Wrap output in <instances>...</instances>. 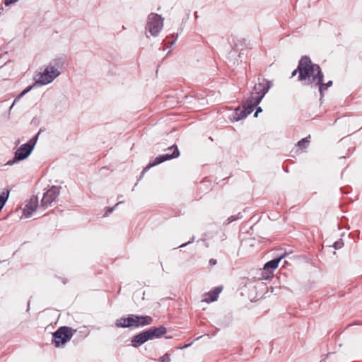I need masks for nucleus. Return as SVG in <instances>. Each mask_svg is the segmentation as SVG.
I'll list each match as a JSON object with an SVG mask.
<instances>
[{
  "label": "nucleus",
  "instance_id": "nucleus-24",
  "mask_svg": "<svg viewBox=\"0 0 362 362\" xmlns=\"http://www.w3.org/2000/svg\"><path fill=\"white\" fill-rule=\"evenodd\" d=\"M222 287H216L213 291L214 293H216V296H218V294L221 292Z\"/></svg>",
  "mask_w": 362,
  "mask_h": 362
},
{
  "label": "nucleus",
  "instance_id": "nucleus-10",
  "mask_svg": "<svg viewBox=\"0 0 362 362\" xmlns=\"http://www.w3.org/2000/svg\"><path fill=\"white\" fill-rule=\"evenodd\" d=\"M284 255L278 258L274 259L267 262L263 268L262 276L265 279H268L273 276V272L278 267L279 262L284 257Z\"/></svg>",
  "mask_w": 362,
  "mask_h": 362
},
{
  "label": "nucleus",
  "instance_id": "nucleus-3",
  "mask_svg": "<svg viewBox=\"0 0 362 362\" xmlns=\"http://www.w3.org/2000/svg\"><path fill=\"white\" fill-rule=\"evenodd\" d=\"M153 319L150 316H138L130 315L127 318H120L117 320L116 325L120 327H139L151 324Z\"/></svg>",
  "mask_w": 362,
  "mask_h": 362
},
{
  "label": "nucleus",
  "instance_id": "nucleus-29",
  "mask_svg": "<svg viewBox=\"0 0 362 362\" xmlns=\"http://www.w3.org/2000/svg\"><path fill=\"white\" fill-rule=\"evenodd\" d=\"M112 211H113V208H110V209H109L107 211V212L105 213V216H107L109 214L112 213Z\"/></svg>",
  "mask_w": 362,
  "mask_h": 362
},
{
  "label": "nucleus",
  "instance_id": "nucleus-8",
  "mask_svg": "<svg viewBox=\"0 0 362 362\" xmlns=\"http://www.w3.org/2000/svg\"><path fill=\"white\" fill-rule=\"evenodd\" d=\"M73 335L72 329L67 327H62L58 329L53 334V342L56 347L64 344L69 341Z\"/></svg>",
  "mask_w": 362,
  "mask_h": 362
},
{
  "label": "nucleus",
  "instance_id": "nucleus-21",
  "mask_svg": "<svg viewBox=\"0 0 362 362\" xmlns=\"http://www.w3.org/2000/svg\"><path fill=\"white\" fill-rule=\"evenodd\" d=\"M343 246V243L341 241H337L334 243L333 247L335 249H339Z\"/></svg>",
  "mask_w": 362,
  "mask_h": 362
},
{
  "label": "nucleus",
  "instance_id": "nucleus-25",
  "mask_svg": "<svg viewBox=\"0 0 362 362\" xmlns=\"http://www.w3.org/2000/svg\"><path fill=\"white\" fill-rule=\"evenodd\" d=\"M209 264L211 266L216 264V260L214 259H211L209 260Z\"/></svg>",
  "mask_w": 362,
  "mask_h": 362
},
{
  "label": "nucleus",
  "instance_id": "nucleus-26",
  "mask_svg": "<svg viewBox=\"0 0 362 362\" xmlns=\"http://www.w3.org/2000/svg\"><path fill=\"white\" fill-rule=\"evenodd\" d=\"M262 112V108H261L260 107H259L257 109V110H256V112H255V113L254 116H255V117H257L258 113H259V112Z\"/></svg>",
  "mask_w": 362,
  "mask_h": 362
},
{
  "label": "nucleus",
  "instance_id": "nucleus-27",
  "mask_svg": "<svg viewBox=\"0 0 362 362\" xmlns=\"http://www.w3.org/2000/svg\"><path fill=\"white\" fill-rule=\"evenodd\" d=\"M298 72V66L297 67V69H295V70L293 71L291 76L293 77V76H296V74H297Z\"/></svg>",
  "mask_w": 362,
  "mask_h": 362
},
{
  "label": "nucleus",
  "instance_id": "nucleus-4",
  "mask_svg": "<svg viewBox=\"0 0 362 362\" xmlns=\"http://www.w3.org/2000/svg\"><path fill=\"white\" fill-rule=\"evenodd\" d=\"M38 137V134L27 144H23L15 153L13 160H8L7 165H11L16 161L25 159L33 151Z\"/></svg>",
  "mask_w": 362,
  "mask_h": 362
},
{
  "label": "nucleus",
  "instance_id": "nucleus-15",
  "mask_svg": "<svg viewBox=\"0 0 362 362\" xmlns=\"http://www.w3.org/2000/svg\"><path fill=\"white\" fill-rule=\"evenodd\" d=\"M9 194L10 190L7 189H4L3 191L0 193V211L3 209L6 201L8 200Z\"/></svg>",
  "mask_w": 362,
  "mask_h": 362
},
{
  "label": "nucleus",
  "instance_id": "nucleus-7",
  "mask_svg": "<svg viewBox=\"0 0 362 362\" xmlns=\"http://www.w3.org/2000/svg\"><path fill=\"white\" fill-rule=\"evenodd\" d=\"M168 151H170L168 153L157 156L152 163H150L146 168H144L141 175H144L151 168L158 165L165 160H170L172 158H177L180 155V151L177 146L173 145L168 148Z\"/></svg>",
  "mask_w": 362,
  "mask_h": 362
},
{
  "label": "nucleus",
  "instance_id": "nucleus-20",
  "mask_svg": "<svg viewBox=\"0 0 362 362\" xmlns=\"http://www.w3.org/2000/svg\"><path fill=\"white\" fill-rule=\"evenodd\" d=\"M160 362H170V357L168 354H164L162 357L160 358Z\"/></svg>",
  "mask_w": 362,
  "mask_h": 362
},
{
  "label": "nucleus",
  "instance_id": "nucleus-18",
  "mask_svg": "<svg viewBox=\"0 0 362 362\" xmlns=\"http://www.w3.org/2000/svg\"><path fill=\"white\" fill-rule=\"evenodd\" d=\"M332 85V81H329L326 83H323L322 81L321 83L317 85V86L319 87V90H320V93L322 94L323 90H326L327 88L330 87Z\"/></svg>",
  "mask_w": 362,
  "mask_h": 362
},
{
  "label": "nucleus",
  "instance_id": "nucleus-11",
  "mask_svg": "<svg viewBox=\"0 0 362 362\" xmlns=\"http://www.w3.org/2000/svg\"><path fill=\"white\" fill-rule=\"evenodd\" d=\"M38 206V199L35 197H31L29 200L25 202V207L23 209V216L25 218L30 217L35 211Z\"/></svg>",
  "mask_w": 362,
  "mask_h": 362
},
{
  "label": "nucleus",
  "instance_id": "nucleus-5",
  "mask_svg": "<svg viewBox=\"0 0 362 362\" xmlns=\"http://www.w3.org/2000/svg\"><path fill=\"white\" fill-rule=\"evenodd\" d=\"M258 81L249 97L253 100V104H259L272 86V83L266 79Z\"/></svg>",
  "mask_w": 362,
  "mask_h": 362
},
{
  "label": "nucleus",
  "instance_id": "nucleus-17",
  "mask_svg": "<svg viewBox=\"0 0 362 362\" xmlns=\"http://www.w3.org/2000/svg\"><path fill=\"white\" fill-rule=\"evenodd\" d=\"M207 298H206L204 300L206 303H210L216 300L218 296H216V293H214V292L212 291L207 293L206 295Z\"/></svg>",
  "mask_w": 362,
  "mask_h": 362
},
{
  "label": "nucleus",
  "instance_id": "nucleus-19",
  "mask_svg": "<svg viewBox=\"0 0 362 362\" xmlns=\"http://www.w3.org/2000/svg\"><path fill=\"white\" fill-rule=\"evenodd\" d=\"M310 136L305 137L298 142V146L301 148H305V144L309 142Z\"/></svg>",
  "mask_w": 362,
  "mask_h": 362
},
{
  "label": "nucleus",
  "instance_id": "nucleus-31",
  "mask_svg": "<svg viewBox=\"0 0 362 362\" xmlns=\"http://www.w3.org/2000/svg\"><path fill=\"white\" fill-rule=\"evenodd\" d=\"M120 203H122V202H119L117 203V204H115V206H117V205H119Z\"/></svg>",
  "mask_w": 362,
  "mask_h": 362
},
{
  "label": "nucleus",
  "instance_id": "nucleus-6",
  "mask_svg": "<svg viewBox=\"0 0 362 362\" xmlns=\"http://www.w3.org/2000/svg\"><path fill=\"white\" fill-rule=\"evenodd\" d=\"M163 26V18L158 14L151 13L148 15L146 30L152 36H157Z\"/></svg>",
  "mask_w": 362,
  "mask_h": 362
},
{
  "label": "nucleus",
  "instance_id": "nucleus-14",
  "mask_svg": "<svg viewBox=\"0 0 362 362\" xmlns=\"http://www.w3.org/2000/svg\"><path fill=\"white\" fill-rule=\"evenodd\" d=\"M253 100L250 98H248L243 106V110H245V114L247 116L254 110L255 107H256L258 104H253Z\"/></svg>",
  "mask_w": 362,
  "mask_h": 362
},
{
  "label": "nucleus",
  "instance_id": "nucleus-23",
  "mask_svg": "<svg viewBox=\"0 0 362 362\" xmlns=\"http://www.w3.org/2000/svg\"><path fill=\"white\" fill-rule=\"evenodd\" d=\"M18 0H5L4 1V4L6 6H8L10 4H14L16 3V1H18Z\"/></svg>",
  "mask_w": 362,
  "mask_h": 362
},
{
  "label": "nucleus",
  "instance_id": "nucleus-30",
  "mask_svg": "<svg viewBox=\"0 0 362 362\" xmlns=\"http://www.w3.org/2000/svg\"><path fill=\"white\" fill-rule=\"evenodd\" d=\"M235 219L236 218H234L233 216H230V218H228V222L230 223V222H232V221H235Z\"/></svg>",
  "mask_w": 362,
  "mask_h": 362
},
{
  "label": "nucleus",
  "instance_id": "nucleus-16",
  "mask_svg": "<svg viewBox=\"0 0 362 362\" xmlns=\"http://www.w3.org/2000/svg\"><path fill=\"white\" fill-rule=\"evenodd\" d=\"M247 117L245 114V110L240 108H237L233 114V119L235 121H238L240 119H244Z\"/></svg>",
  "mask_w": 362,
  "mask_h": 362
},
{
  "label": "nucleus",
  "instance_id": "nucleus-2",
  "mask_svg": "<svg viewBox=\"0 0 362 362\" xmlns=\"http://www.w3.org/2000/svg\"><path fill=\"white\" fill-rule=\"evenodd\" d=\"M59 74L58 69L50 64L42 71L37 72L34 79L37 84L47 85L52 82Z\"/></svg>",
  "mask_w": 362,
  "mask_h": 362
},
{
  "label": "nucleus",
  "instance_id": "nucleus-1",
  "mask_svg": "<svg viewBox=\"0 0 362 362\" xmlns=\"http://www.w3.org/2000/svg\"><path fill=\"white\" fill-rule=\"evenodd\" d=\"M298 81L303 85L316 87L323 81V74L317 64L312 63L309 57H303L298 63Z\"/></svg>",
  "mask_w": 362,
  "mask_h": 362
},
{
  "label": "nucleus",
  "instance_id": "nucleus-9",
  "mask_svg": "<svg viewBox=\"0 0 362 362\" xmlns=\"http://www.w3.org/2000/svg\"><path fill=\"white\" fill-rule=\"evenodd\" d=\"M59 194V187L53 186L45 194L41 200L40 207L47 208Z\"/></svg>",
  "mask_w": 362,
  "mask_h": 362
},
{
  "label": "nucleus",
  "instance_id": "nucleus-13",
  "mask_svg": "<svg viewBox=\"0 0 362 362\" xmlns=\"http://www.w3.org/2000/svg\"><path fill=\"white\" fill-rule=\"evenodd\" d=\"M147 332L149 335V338L151 340V339H153L155 338L160 337L162 335L165 334L166 329H165V327L160 326L159 327H154V328L148 329L147 330Z\"/></svg>",
  "mask_w": 362,
  "mask_h": 362
},
{
  "label": "nucleus",
  "instance_id": "nucleus-28",
  "mask_svg": "<svg viewBox=\"0 0 362 362\" xmlns=\"http://www.w3.org/2000/svg\"><path fill=\"white\" fill-rule=\"evenodd\" d=\"M194 238L193 237L191 241H189V242H188V243H185V244L181 245H180V247H185V245H187V244L192 243V242H193V240H194Z\"/></svg>",
  "mask_w": 362,
  "mask_h": 362
},
{
  "label": "nucleus",
  "instance_id": "nucleus-22",
  "mask_svg": "<svg viewBox=\"0 0 362 362\" xmlns=\"http://www.w3.org/2000/svg\"><path fill=\"white\" fill-rule=\"evenodd\" d=\"M33 86H29L27 88H25L18 96V98L22 97L23 95H25V93H27L28 92H29L31 89H32Z\"/></svg>",
  "mask_w": 362,
  "mask_h": 362
},
{
  "label": "nucleus",
  "instance_id": "nucleus-12",
  "mask_svg": "<svg viewBox=\"0 0 362 362\" xmlns=\"http://www.w3.org/2000/svg\"><path fill=\"white\" fill-rule=\"evenodd\" d=\"M148 340H150V338L146 330L134 336V337L132 339V346L134 347H138Z\"/></svg>",
  "mask_w": 362,
  "mask_h": 362
}]
</instances>
